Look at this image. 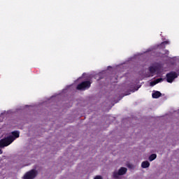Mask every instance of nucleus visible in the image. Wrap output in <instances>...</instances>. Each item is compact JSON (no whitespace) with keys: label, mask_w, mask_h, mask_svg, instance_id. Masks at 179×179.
<instances>
[{"label":"nucleus","mask_w":179,"mask_h":179,"mask_svg":"<svg viewBox=\"0 0 179 179\" xmlns=\"http://www.w3.org/2000/svg\"><path fill=\"white\" fill-rule=\"evenodd\" d=\"M128 167H131V166L129 165Z\"/></svg>","instance_id":"dca6fc26"},{"label":"nucleus","mask_w":179,"mask_h":179,"mask_svg":"<svg viewBox=\"0 0 179 179\" xmlns=\"http://www.w3.org/2000/svg\"><path fill=\"white\" fill-rule=\"evenodd\" d=\"M127 169L125 167H121L118 171H115L113 173V177L115 178H120V176H124L127 174Z\"/></svg>","instance_id":"39448f33"},{"label":"nucleus","mask_w":179,"mask_h":179,"mask_svg":"<svg viewBox=\"0 0 179 179\" xmlns=\"http://www.w3.org/2000/svg\"><path fill=\"white\" fill-rule=\"evenodd\" d=\"M94 179H103V177H101V176H96Z\"/></svg>","instance_id":"f8f14e48"},{"label":"nucleus","mask_w":179,"mask_h":179,"mask_svg":"<svg viewBox=\"0 0 179 179\" xmlns=\"http://www.w3.org/2000/svg\"><path fill=\"white\" fill-rule=\"evenodd\" d=\"M166 55H169V50H166Z\"/></svg>","instance_id":"4468645a"},{"label":"nucleus","mask_w":179,"mask_h":179,"mask_svg":"<svg viewBox=\"0 0 179 179\" xmlns=\"http://www.w3.org/2000/svg\"><path fill=\"white\" fill-rule=\"evenodd\" d=\"M20 132L19 131H15L11 133L10 136H7L6 138L1 139L0 141V148H6L9 146L10 143L13 142L17 138H19Z\"/></svg>","instance_id":"f257e3e1"},{"label":"nucleus","mask_w":179,"mask_h":179,"mask_svg":"<svg viewBox=\"0 0 179 179\" xmlns=\"http://www.w3.org/2000/svg\"><path fill=\"white\" fill-rule=\"evenodd\" d=\"M90 85H92V82L90 81H83V83H80L77 86L78 90H86L90 87Z\"/></svg>","instance_id":"20e7f679"},{"label":"nucleus","mask_w":179,"mask_h":179,"mask_svg":"<svg viewBox=\"0 0 179 179\" xmlns=\"http://www.w3.org/2000/svg\"><path fill=\"white\" fill-rule=\"evenodd\" d=\"M153 99H159V97H160V96H162V93H160V92H154L152 94Z\"/></svg>","instance_id":"1a4fd4ad"},{"label":"nucleus","mask_w":179,"mask_h":179,"mask_svg":"<svg viewBox=\"0 0 179 179\" xmlns=\"http://www.w3.org/2000/svg\"><path fill=\"white\" fill-rule=\"evenodd\" d=\"M160 82H163V78H158L154 81L150 82V86H155V85H157V83H160Z\"/></svg>","instance_id":"0eeeda50"},{"label":"nucleus","mask_w":179,"mask_h":179,"mask_svg":"<svg viewBox=\"0 0 179 179\" xmlns=\"http://www.w3.org/2000/svg\"><path fill=\"white\" fill-rule=\"evenodd\" d=\"M156 157H157V155L156 154H152L149 157L148 159L150 162H153V160H155L156 159Z\"/></svg>","instance_id":"9b49d317"},{"label":"nucleus","mask_w":179,"mask_h":179,"mask_svg":"<svg viewBox=\"0 0 179 179\" xmlns=\"http://www.w3.org/2000/svg\"><path fill=\"white\" fill-rule=\"evenodd\" d=\"M178 76L176 72H171L166 75V80L169 83H172L173 80H174Z\"/></svg>","instance_id":"423d86ee"},{"label":"nucleus","mask_w":179,"mask_h":179,"mask_svg":"<svg viewBox=\"0 0 179 179\" xmlns=\"http://www.w3.org/2000/svg\"><path fill=\"white\" fill-rule=\"evenodd\" d=\"M162 69V66H160L159 64L155 63L150 66L149 71H150V75L148 76H153L154 73H157L159 75L160 73V71Z\"/></svg>","instance_id":"f03ea898"},{"label":"nucleus","mask_w":179,"mask_h":179,"mask_svg":"<svg viewBox=\"0 0 179 179\" xmlns=\"http://www.w3.org/2000/svg\"><path fill=\"white\" fill-rule=\"evenodd\" d=\"M2 153H3V151H2V150L0 149V155H2Z\"/></svg>","instance_id":"ddd939ff"},{"label":"nucleus","mask_w":179,"mask_h":179,"mask_svg":"<svg viewBox=\"0 0 179 179\" xmlns=\"http://www.w3.org/2000/svg\"><path fill=\"white\" fill-rule=\"evenodd\" d=\"M150 163L148 161H144L141 163V167L142 169H148V167H150Z\"/></svg>","instance_id":"6e6552de"},{"label":"nucleus","mask_w":179,"mask_h":179,"mask_svg":"<svg viewBox=\"0 0 179 179\" xmlns=\"http://www.w3.org/2000/svg\"><path fill=\"white\" fill-rule=\"evenodd\" d=\"M25 166H29V164H25Z\"/></svg>","instance_id":"2eb2a0df"},{"label":"nucleus","mask_w":179,"mask_h":179,"mask_svg":"<svg viewBox=\"0 0 179 179\" xmlns=\"http://www.w3.org/2000/svg\"><path fill=\"white\" fill-rule=\"evenodd\" d=\"M38 172L36 169H32L28 172H27L24 176L23 179H34L37 177Z\"/></svg>","instance_id":"7ed1b4c3"},{"label":"nucleus","mask_w":179,"mask_h":179,"mask_svg":"<svg viewBox=\"0 0 179 179\" xmlns=\"http://www.w3.org/2000/svg\"><path fill=\"white\" fill-rule=\"evenodd\" d=\"M166 44H170V42L169 41H166L162 43V44H160L157 47L159 48H164V45H166Z\"/></svg>","instance_id":"9d476101"}]
</instances>
